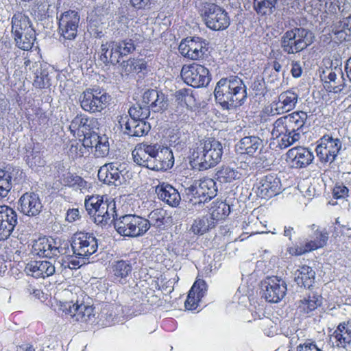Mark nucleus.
<instances>
[{"label":"nucleus","instance_id":"obj_45","mask_svg":"<svg viewBox=\"0 0 351 351\" xmlns=\"http://www.w3.org/2000/svg\"><path fill=\"white\" fill-rule=\"evenodd\" d=\"M215 226V222L212 221L210 217L204 216L202 218L195 219L190 230L195 234H203L209 229Z\"/></svg>","mask_w":351,"mask_h":351},{"label":"nucleus","instance_id":"obj_26","mask_svg":"<svg viewBox=\"0 0 351 351\" xmlns=\"http://www.w3.org/2000/svg\"><path fill=\"white\" fill-rule=\"evenodd\" d=\"M263 147V140L256 136L242 138L235 145V149L240 154L254 156Z\"/></svg>","mask_w":351,"mask_h":351},{"label":"nucleus","instance_id":"obj_57","mask_svg":"<svg viewBox=\"0 0 351 351\" xmlns=\"http://www.w3.org/2000/svg\"><path fill=\"white\" fill-rule=\"evenodd\" d=\"M95 147V155L97 157H104L107 156L110 151L108 138L106 135L100 136Z\"/></svg>","mask_w":351,"mask_h":351},{"label":"nucleus","instance_id":"obj_61","mask_svg":"<svg viewBox=\"0 0 351 351\" xmlns=\"http://www.w3.org/2000/svg\"><path fill=\"white\" fill-rule=\"evenodd\" d=\"M160 146L158 144L148 145L144 143V149L145 152H147V156H149V160H156Z\"/></svg>","mask_w":351,"mask_h":351},{"label":"nucleus","instance_id":"obj_30","mask_svg":"<svg viewBox=\"0 0 351 351\" xmlns=\"http://www.w3.org/2000/svg\"><path fill=\"white\" fill-rule=\"evenodd\" d=\"M337 346L351 350V319L339 324L333 333Z\"/></svg>","mask_w":351,"mask_h":351},{"label":"nucleus","instance_id":"obj_10","mask_svg":"<svg viewBox=\"0 0 351 351\" xmlns=\"http://www.w3.org/2000/svg\"><path fill=\"white\" fill-rule=\"evenodd\" d=\"M181 77L185 83L197 88L207 86L210 80L208 69L195 63L184 65L181 70Z\"/></svg>","mask_w":351,"mask_h":351},{"label":"nucleus","instance_id":"obj_39","mask_svg":"<svg viewBox=\"0 0 351 351\" xmlns=\"http://www.w3.org/2000/svg\"><path fill=\"white\" fill-rule=\"evenodd\" d=\"M136 37V34L134 35V36H132V38L112 41L119 58L131 54L135 51L138 44L137 38Z\"/></svg>","mask_w":351,"mask_h":351},{"label":"nucleus","instance_id":"obj_59","mask_svg":"<svg viewBox=\"0 0 351 351\" xmlns=\"http://www.w3.org/2000/svg\"><path fill=\"white\" fill-rule=\"evenodd\" d=\"M348 193V189L343 183H337L332 190L333 197L336 199L346 198Z\"/></svg>","mask_w":351,"mask_h":351},{"label":"nucleus","instance_id":"obj_31","mask_svg":"<svg viewBox=\"0 0 351 351\" xmlns=\"http://www.w3.org/2000/svg\"><path fill=\"white\" fill-rule=\"evenodd\" d=\"M174 164V157L171 149L167 147L160 146L156 160H154L152 170L167 171Z\"/></svg>","mask_w":351,"mask_h":351},{"label":"nucleus","instance_id":"obj_20","mask_svg":"<svg viewBox=\"0 0 351 351\" xmlns=\"http://www.w3.org/2000/svg\"><path fill=\"white\" fill-rule=\"evenodd\" d=\"M119 123L123 133L132 137L143 136L151 129L150 124L145 120L130 119L128 116L121 117Z\"/></svg>","mask_w":351,"mask_h":351},{"label":"nucleus","instance_id":"obj_51","mask_svg":"<svg viewBox=\"0 0 351 351\" xmlns=\"http://www.w3.org/2000/svg\"><path fill=\"white\" fill-rule=\"evenodd\" d=\"M290 130H287V133L278 141V146L280 149H285L295 142L298 141L301 138L300 132H295L294 129L290 128Z\"/></svg>","mask_w":351,"mask_h":351},{"label":"nucleus","instance_id":"obj_25","mask_svg":"<svg viewBox=\"0 0 351 351\" xmlns=\"http://www.w3.org/2000/svg\"><path fill=\"white\" fill-rule=\"evenodd\" d=\"M19 209L22 213L28 216H36L42 210L43 205L38 195L26 193L19 201Z\"/></svg>","mask_w":351,"mask_h":351},{"label":"nucleus","instance_id":"obj_27","mask_svg":"<svg viewBox=\"0 0 351 351\" xmlns=\"http://www.w3.org/2000/svg\"><path fill=\"white\" fill-rule=\"evenodd\" d=\"M155 191L158 197L170 206L177 207L180 204V193L171 185L162 182L156 186Z\"/></svg>","mask_w":351,"mask_h":351},{"label":"nucleus","instance_id":"obj_22","mask_svg":"<svg viewBox=\"0 0 351 351\" xmlns=\"http://www.w3.org/2000/svg\"><path fill=\"white\" fill-rule=\"evenodd\" d=\"M122 165L119 162L107 163L100 167L98 171V178L104 183L115 185L121 183V178H123Z\"/></svg>","mask_w":351,"mask_h":351},{"label":"nucleus","instance_id":"obj_46","mask_svg":"<svg viewBox=\"0 0 351 351\" xmlns=\"http://www.w3.org/2000/svg\"><path fill=\"white\" fill-rule=\"evenodd\" d=\"M241 173L237 169L228 166H223L216 173V179L221 183H228L239 179Z\"/></svg>","mask_w":351,"mask_h":351},{"label":"nucleus","instance_id":"obj_62","mask_svg":"<svg viewBox=\"0 0 351 351\" xmlns=\"http://www.w3.org/2000/svg\"><path fill=\"white\" fill-rule=\"evenodd\" d=\"M200 300H198L197 298V295L195 293H193V294H191V291H189L187 299L184 302L185 308L187 310L193 311L196 309L197 306V302Z\"/></svg>","mask_w":351,"mask_h":351},{"label":"nucleus","instance_id":"obj_63","mask_svg":"<svg viewBox=\"0 0 351 351\" xmlns=\"http://www.w3.org/2000/svg\"><path fill=\"white\" fill-rule=\"evenodd\" d=\"M80 218V211L78 209L73 208L67 211L66 219L69 222H73Z\"/></svg>","mask_w":351,"mask_h":351},{"label":"nucleus","instance_id":"obj_3","mask_svg":"<svg viewBox=\"0 0 351 351\" xmlns=\"http://www.w3.org/2000/svg\"><path fill=\"white\" fill-rule=\"evenodd\" d=\"M86 210L94 222L105 226L117 217L114 200L99 195L86 197L84 201Z\"/></svg>","mask_w":351,"mask_h":351},{"label":"nucleus","instance_id":"obj_34","mask_svg":"<svg viewBox=\"0 0 351 351\" xmlns=\"http://www.w3.org/2000/svg\"><path fill=\"white\" fill-rule=\"evenodd\" d=\"M293 275L295 282L300 287L310 288L314 283L315 272L309 266L300 267Z\"/></svg>","mask_w":351,"mask_h":351},{"label":"nucleus","instance_id":"obj_42","mask_svg":"<svg viewBox=\"0 0 351 351\" xmlns=\"http://www.w3.org/2000/svg\"><path fill=\"white\" fill-rule=\"evenodd\" d=\"M285 116L291 128L294 129L295 132H300V134H304L303 128L308 118L306 112L298 111Z\"/></svg>","mask_w":351,"mask_h":351},{"label":"nucleus","instance_id":"obj_37","mask_svg":"<svg viewBox=\"0 0 351 351\" xmlns=\"http://www.w3.org/2000/svg\"><path fill=\"white\" fill-rule=\"evenodd\" d=\"M335 238L339 249L341 251H351V228L341 226L335 230Z\"/></svg>","mask_w":351,"mask_h":351},{"label":"nucleus","instance_id":"obj_14","mask_svg":"<svg viewBox=\"0 0 351 351\" xmlns=\"http://www.w3.org/2000/svg\"><path fill=\"white\" fill-rule=\"evenodd\" d=\"M18 223V214L12 208L0 206V241L8 239Z\"/></svg>","mask_w":351,"mask_h":351},{"label":"nucleus","instance_id":"obj_43","mask_svg":"<svg viewBox=\"0 0 351 351\" xmlns=\"http://www.w3.org/2000/svg\"><path fill=\"white\" fill-rule=\"evenodd\" d=\"M335 34L341 40H351V16L343 18L335 26Z\"/></svg>","mask_w":351,"mask_h":351},{"label":"nucleus","instance_id":"obj_32","mask_svg":"<svg viewBox=\"0 0 351 351\" xmlns=\"http://www.w3.org/2000/svg\"><path fill=\"white\" fill-rule=\"evenodd\" d=\"M111 269L114 280L125 284L132 272V266L129 261L119 260L112 263Z\"/></svg>","mask_w":351,"mask_h":351},{"label":"nucleus","instance_id":"obj_5","mask_svg":"<svg viewBox=\"0 0 351 351\" xmlns=\"http://www.w3.org/2000/svg\"><path fill=\"white\" fill-rule=\"evenodd\" d=\"M312 32L302 27H295L287 30L281 37V47L288 54H294L303 51L314 40Z\"/></svg>","mask_w":351,"mask_h":351},{"label":"nucleus","instance_id":"obj_36","mask_svg":"<svg viewBox=\"0 0 351 351\" xmlns=\"http://www.w3.org/2000/svg\"><path fill=\"white\" fill-rule=\"evenodd\" d=\"M315 235L314 240L307 242L304 247H300L299 250H297V255H301L317 248L323 247L326 245L328 234L326 231H316Z\"/></svg>","mask_w":351,"mask_h":351},{"label":"nucleus","instance_id":"obj_16","mask_svg":"<svg viewBox=\"0 0 351 351\" xmlns=\"http://www.w3.org/2000/svg\"><path fill=\"white\" fill-rule=\"evenodd\" d=\"M26 67L34 74L33 86L36 88H46L51 85V77H49L50 66L47 63L41 62H32L29 60L25 61Z\"/></svg>","mask_w":351,"mask_h":351},{"label":"nucleus","instance_id":"obj_24","mask_svg":"<svg viewBox=\"0 0 351 351\" xmlns=\"http://www.w3.org/2000/svg\"><path fill=\"white\" fill-rule=\"evenodd\" d=\"M54 244L55 241L53 239L40 238L33 244V252L39 256L50 258L64 253L63 251L65 249L57 247Z\"/></svg>","mask_w":351,"mask_h":351},{"label":"nucleus","instance_id":"obj_23","mask_svg":"<svg viewBox=\"0 0 351 351\" xmlns=\"http://www.w3.org/2000/svg\"><path fill=\"white\" fill-rule=\"evenodd\" d=\"M321 77L324 88L330 92L337 93L345 87V79L340 69L335 68V71L327 69L323 72Z\"/></svg>","mask_w":351,"mask_h":351},{"label":"nucleus","instance_id":"obj_29","mask_svg":"<svg viewBox=\"0 0 351 351\" xmlns=\"http://www.w3.org/2000/svg\"><path fill=\"white\" fill-rule=\"evenodd\" d=\"M19 173L18 169L14 167H6L5 169H0V198L8 195L12 186L16 184L15 176Z\"/></svg>","mask_w":351,"mask_h":351},{"label":"nucleus","instance_id":"obj_55","mask_svg":"<svg viewBox=\"0 0 351 351\" xmlns=\"http://www.w3.org/2000/svg\"><path fill=\"white\" fill-rule=\"evenodd\" d=\"M128 113L130 117V119L145 120L150 115L149 108H147L143 103L136 104L131 107Z\"/></svg>","mask_w":351,"mask_h":351},{"label":"nucleus","instance_id":"obj_41","mask_svg":"<svg viewBox=\"0 0 351 351\" xmlns=\"http://www.w3.org/2000/svg\"><path fill=\"white\" fill-rule=\"evenodd\" d=\"M145 150L144 143L138 144L135 147L132 152L134 162L139 166L152 170L154 160H149V156H147V152Z\"/></svg>","mask_w":351,"mask_h":351},{"label":"nucleus","instance_id":"obj_6","mask_svg":"<svg viewBox=\"0 0 351 351\" xmlns=\"http://www.w3.org/2000/svg\"><path fill=\"white\" fill-rule=\"evenodd\" d=\"M202 16L206 25L213 30H223L230 25L228 13L215 3H206L202 10Z\"/></svg>","mask_w":351,"mask_h":351},{"label":"nucleus","instance_id":"obj_52","mask_svg":"<svg viewBox=\"0 0 351 351\" xmlns=\"http://www.w3.org/2000/svg\"><path fill=\"white\" fill-rule=\"evenodd\" d=\"M35 31L32 32V34L29 32V34L23 33L21 36L15 35L14 40L16 41V45L19 48L27 51L30 49L34 44L35 40Z\"/></svg>","mask_w":351,"mask_h":351},{"label":"nucleus","instance_id":"obj_50","mask_svg":"<svg viewBox=\"0 0 351 351\" xmlns=\"http://www.w3.org/2000/svg\"><path fill=\"white\" fill-rule=\"evenodd\" d=\"M322 303L320 296L318 295L313 294L309 295L307 299H304L300 301L299 305V309L301 312L304 313H308L309 312L314 311Z\"/></svg>","mask_w":351,"mask_h":351},{"label":"nucleus","instance_id":"obj_11","mask_svg":"<svg viewBox=\"0 0 351 351\" xmlns=\"http://www.w3.org/2000/svg\"><path fill=\"white\" fill-rule=\"evenodd\" d=\"M262 296L269 302L277 303L286 295L287 284L277 276L267 277L261 282Z\"/></svg>","mask_w":351,"mask_h":351},{"label":"nucleus","instance_id":"obj_49","mask_svg":"<svg viewBox=\"0 0 351 351\" xmlns=\"http://www.w3.org/2000/svg\"><path fill=\"white\" fill-rule=\"evenodd\" d=\"M230 213V206L223 202H218L212 207L210 219L217 221L225 219Z\"/></svg>","mask_w":351,"mask_h":351},{"label":"nucleus","instance_id":"obj_40","mask_svg":"<svg viewBox=\"0 0 351 351\" xmlns=\"http://www.w3.org/2000/svg\"><path fill=\"white\" fill-rule=\"evenodd\" d=\"M119 57L113 43L107 42L101 46L100 60L104 64H116L119 62Z\"/></svg>","mask_w":351,"mask_h":351},{"label":"nucleus","instance_id":"obj_28","mask_svg":"<svg viewBox=\"0 0 351 351\" xmlns=\"http://www.w3.org/2000/svg\"><path fill=\"white\" fill-rule=\"evenodd\" d=\"M25 271L34 278H45L55 273L56 267L50 261H32L26 265Z\"/></svg>","mask_w":351,"mask_h":351},{"label":"nucleus","instance_id":"obj_9","mask_svg":"<svg viewBox=\"0 0 351 351\" xmlns=\"http://www.w3.org/2000/svg\"><path fill=\"white\" fill-rule=\"evenodd\" d=\"M58 19L59 34L64 40V45L69 47V41L73 40L77 35L80 16L76 11L69 10L61 14Z\"/></svg>","mask_w":351,"mask_h":351},{"label":"nucleus","instance_id":"obj_12","mask_svg":"<svg viewBox=\"0 0 351 351\" xmlns=\"http://www.w3.org/2000/svg\"><path fill=\"white\" fill-rule=\"evenodd\" d=\"M61 307L65 314L71 317L73 322L92 323L95 320L93 308L82 303L79 304L77 300L75 302L73 300L65 301Z\"/></svg>","mask_w":351,"mask_h":351},{"label":"nucleus","instance_id":"obj_53","mask_svg":"<svg viewBox=\"0 0 351 351\" xmlns=\"http://www.w3.org/2000/svg\"><path fill=\"white\" fill-rule=\"evenodd\" d=\"M165 211L162 209L152 210L148 215L147 221L149 223V228L151 226L157 228H162L165 224Z\"/></svg>","mask_w":351,"mask_h":351},{"label":"nucleus","instance_id":"obj_54","mask_svg":"<svg viewBox=\"0 0 351 351\" xmlns=\"http://www.w3.org/2000/svg\"><path fill=\"white\" fill-rule=\"evenodd\" d=\"M133 237H141L149 230V223L147 219L134 215Z\"/></svg>","mask_w":351,"mask_h":351},{"label":"nucleus","instance_id":"obj_21","mask_svg":"<svg viewBox=\"0 0 351 351\" xmlns=\"http://www.w3.org/2000/svg\"><path fill=\"white\" fill-rule=\"evenodd\" d=\"M287 162L293 168H304L310 165L313 158V154L306 148L298 147L290 149L287 154Z\"/></svg>","mask_w":351,"mask_h":351},{"label":"nucleus","instance_id":"obj_18","mask_svg":"<svg viewBox=\"0 0 351 351\" xmlns=\"http://www.w3.org/2000/svg\"><path fill=\"white\" fill-rule=\"evenodd\" d=\"M281 188L280 180L276 175L271 173L261 179L256 193L261 198L269 199L278 195Z\"/></svg>","mask_w":351,"mask_h":351},{"label":"nucleus","instance_id":"obj_35","mask_svg":"<svg viewBox=\"0 0 351 351\" xmlns=\"http://www.w3.org/2000/svg\"><path fill=\"white\" fill-rule=\"evenodd\" d=\"M112 221H114V227L119 234L133 237L132 228L134 226V215H125L119 219L114 217Z\"/></svg>","mask_w":351,"mask_h":351},{"label":"nucleus","instance_id":"obj_17","mask_svg":"<svg viewBox=\"0 0 351 351\" xmlns=\"http://www.w3.org/2000/svg\"><path fill=\"white\" fill-rule=\"evenodd\" d=\"M99 125L97 119L78 114L71 121L69 130L74 136L82 137L90 134V131L99 129Z\"/></svg>","mask_w":351,"mask_h":351},{"label":"nucleus","instance_id":"obj_47","mask_svg":"<svg viewBox=\"0 0 351 351\" xmlns=\"http://www.w3.org/2000/svg\"><path fill=\"white\" fill-rule=\"evenodd\" d=\"M278 0H254V8L258 14H271L276 9Z\"/></svg>","mask_w":351,"mask_h":351},{"label":"nucleus","instance_id":"obj_44","mask_svg":"<svg viewBox=\"0 0 351 351\" xmlns=\"http://www.w3.org/2000/svg\"><path fill=\"white\" fill-rule=\"evenodd\" d=\"M121 69L125 75L132 73H139L146 68V62L143 59H129L123 61L121 64Z\"/></svg>","mask_w":351,"mask_h":351},{"label":"nucleus","instance_id":"obj_8","mask_svg":"<svg viewBox=\"0 0 351 351\" xmlns=\"http://www.w3.org/2000/svg\"><path fill=\"white\" fill-rule=\"evenodd\" d=\"M109 100L110 95L104 90L95 88L86 89L80 97L82 109L90 113L101 112L106 107Z\"/></svg>","mask_w":351,"mask_h":351},{"label":"nucleus","instance_id":"obj_58","mask_svg":"<svg viewBox=\"0 0 351 351\" xmlns=\"http://www.w3.org/2000/svg\"><path fill=\"white\" fill-rule=\"evenodd\" d=\"M206 283L204 280L198 279L193 284V287L190 289L191 294L195 293L198 300H201L204 295L206 291Z\"/></svg>","mask_w":351,"mask_h":351},{"label":"nucleus","instance_id":"obj_1","mask_svg":"<svg viewBox=\"0 0 351 351\" xmlns=\"http://www.w3.org/2000/svg\"><path fill=\"white\" fill-rule=\"evenodd\" d=\"M216 100L225 109H232L241 106L247 99V87L237 76L221 78L215 86Z\"/></svg>","mask_w":351,"mask_h":351},{"label":"nucleus","instance_id":"obj_7","mask_svg":"<svg viewBox=\"0 0 351 351\" xmlns=\"http://www.w3.org/2000/svg\"><path fill=\"white\" fill-rule=\"evenodd\" d=\"M71 246L75 257L86 258L97 252L98 243L92 234L80 232L73 234Z\"/></svg>","mask_w":351,"mask_h":351},{"label":"nucleus","instance_id":"obj_56","mask_svg":"<svg viewBox=\"0 0 351 351\" xmlns=\"http://www.w3.org/2000/svg\"><path fill=\"white\" fill-rule=\"evenodd\" d=\"M66 179L68 185L76 190L87 191L90 187V184L79 176L69 175Z\"/></svg>","mask_w":351,"mask_h":351},{"label":"nucleus","instance_id":"obj_19","mask_svg":"<svg viewBox=\"0 0 351 351\" xmlns=\"http://www.w3.org/2000/svg\"><path fill=\"white\" fill-rule=\"evenodd\" d=\"M142 103L149 112H162L167 109L168 99L162 92L155 89L146 90L142 96Z\"/></svg>","mask_w":351,"mask_h":351},{"label":"nucleus","instance_id":"obj_4","mask_svg":"<svg viewBox=\"0 0 351 351\" xmlns=\"http://www.w3.org/2000/svg\"><path fill=\"white\" fill-rule=\"evenodd\" d=\"M184 193L193 204L205 203L217 195L215 182L211 178L193 180L182 184Z\"/></svg>","mask_w":351,"mask_h":351},{"label":"nucleus","instance_id":"obj_2","mask_svg":"<svg viewBox=\"0 0 351 351\" xmlns=\"http://www.w3.org/2000/svg\"><path fill=\"white\" fill-rule=\"evenodd\" d=\"M223 145L214 138L202 141L193 153V162L199 171L208 169L217 165L221 160Z\"/></svg>","mask_w":351,"mask_h":351},{"label":"nucleus","instance_id":"obj_13","mask_svg":"<svg viewBox=\"0 0 351 351\" xmlns=\"http://www.w3.org/2000/svg\"><path fill=\"white\" fill-rule=\"evenodd\" d=\"M319 141L316 147L317 157L322 162H333L341 148V141L337 138L325 135Z\"/></svg>","mask_w":351,"mask_h":351},{"label":"nucleus","instance_id":"obj_48","mask_svg":"<svg viewBox=\"0 0 351 351\" xmlns=\"http://www.w3.org/2000/svg\"><path fill=\"white\" fill-rule=\"evenodd\" d=\"M286 116L278 118L273 124V129L271 132L274 139L278 141L282 135L285 134L287 130H290V125Z\"/></svg>","mask_w":351,"mask_h":351},{"label":"nucleus","instance_id":"obj_38","mask_svg":"<svg viewBox=\"0 0 351 351\" xmlns=\"http://www.w3.org/2000/svg\"><path fill=\"white\" fill-rule=\"evenodd\" d=\"M299 95L293 89L287 90L282 92L278 96V108L281 109V112H289L295 108Z\"/></svg>","mask_w":351,"mask_h":351},{"label":"nucleus","instance_id":"obj_64","mask_svg":"<svg viewBox=\"0 0 351 351\" xmlns=\"http://www.w3.org/2000/svg\"><path fill=\"white\" fill-rule=\"evenodd\" d=\"M291 72L293 77H298L301 75L302 69L300 64L297 62L292 63V68Z\"/></svg>","mask_w":351,"mask_h":351},{"label":"nucleus","instance_id":"obj_60","mask_svg":"<svg viewBox=\"0 0 351 351\" xmlns=\"http://www.w3.org/2000/svg\"><path fill=\"white\" fill-rule=\"evenodd\" d=\"M83 137L82 145L84 147H93L95 146L100 136H99L94 130H92L90 132V134Z\"/></svg>","mask_w":351,"mask_h":351},{"label":"nucleus","instance_id":"obj_33","mask_svg":"<svg viewBox=\"0 0 351 351\" xmlns=\"http://www.w3.org/2000/svg\"><path fill=\"white\" fill-rule=\"evenodd\" d=\"M34 29L32 27L29 19L27 16L18 12L15 14L12 19V32L14 36H21L23 33L29 34Z\"/></svg>","mask_w":351,"mask_h":351},{"label":"nucleus","instance_id":"obj_15","mask_svg":"<svg viewBox=\"0 0 351 351\" xmlns=\"http://www.w3.org/2000/svg\"><path fill=\"white\" fill-rule=\"evenodd\" d=\"M206 43L199 37L187 38L179 45L180 53L191 60H199L204 56Z\"/></svg>","mask_w":351,"mask_h":351}]
</instances>
